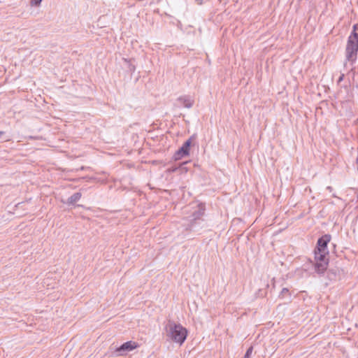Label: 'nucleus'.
I'll use <instances>...</instances> for the list:
<instances>
[{"mask_svg":"<svg viewBox=\"0 0 358 358\" xmlns=\"http://www.w3.org/2000/svg\"><path fill=\"white\" fill-rule=\"evenodd\" d=\"M166 336L169 340L182 345L187 338V330L180 324L169 320L165 327Z\"/></svg>","mask_w":358,"mask_h":358,"instance_id":"1","label":"nucleus"},{"mask_svg":"<svg viewBox=\"0 0 358 358\" xmlns=\"http://www.w3.org/2000/svg\"><path fill=\"white\" fill-rule=\"evenodd\" d=\"M358 52V23L353 25L352 31L348 36L345 49L346 59L349 62L356 60Z\"/></svg>","mask_w":358,"mask_h":358,"instance_id":"2","label":"nucleus"},{"mask_svg":"<svg viewBox=\"0 0 358 358\" xmlns=\"http://www.w3.org/2000/svg\"><path fill=\"white\" fill-rule=\"evenodd\" d=\"M331 241V236L325 234L320 237L317 243V248L315 250L321 251L322 253H329L327 250V244Z\"/></svg>","mask_w":358,"mask_h":358,"instance_id":"3","label":"nucleus"},{"mask_svg":"<svg viewBox=\"0 0 358 358\" xmlns=\"http://www.w3.org/2000/svg\"><path fill=\"white\" fill-rule=\"evenodd\" d=\"M192 138V137H191L188 140H187L183 143L182 147L176 152V154H175L176 159H178L180 157H182L184 156H187L189 155Z\"/></svg>","mask_w":358,"mask_h":358,"instance_id":"4","label":"nucleus"},{"mask_svg":"<svg viewBox=\"0 0 358 358\" xmlns=\"http://www.w3.org/2000/svg\"><path fill=\"white\" fill-rule=\"evenodd\" d=\"M203 210L200 209L192 214V218L191 219L190 224L189 226L190 230H195L196 224L199 223L201 220L203 221L201 217L203 216Z\"/></svg>","mask_w":358,"mask_h":358,"instance_id":"5","label":"nucleus"},{"mask_svg":"<svg viewBox=\"0 0 358 358\" xmlns=\"http://www.w3.org/2000/svg\"><path fill=\"white\" fill-rule=\"evenodd\" d=\"M138 347V345L133 341H127L121 345L117 349V352H120V355H122V352H129Z\"/></svg>","mask_w":358,"mask_h":358,"instance_id":"6","label":"nucleus"},{"mask_svg":"<svg viewBox=\"0 0 358 358\" xmlns=\"http://www.w3.org/2000/svg\"><path fill=\"white\" fill-rule=\"evenodd\" d=\"M329 262H316L314 264L315 271L318 274H322L327 268Z\"/></svg>","mask_w":358,"mask_h":358,"instance_id":"7","label":"nucleus"},{"mask_svg":"<svg viewBox=\"0 0 358 358\" xmlns=\"http://www.w3.org/2000/svg\"><path fill=\"white\" fill-rule=\"evenodd\" d=\"M178 100L187 108H190L193 106V101L189 97L181 96L179 97Z\"/></svg>","mask_w":358,"mask_h":358,"instance_id":"8","label":"nucleus"},{"mask_svg":"<svg viewBox=\"0 0 358 358\" xmlns=\"http://www.w3.org/2000/svg\"><path fill=\"white\" fill-rule=\"evenodd\" d=\"M329 253H322L321 251L315 250V259L316 262H328L327 255Z\"/></svg>","mask_w":358,"mask_h":358,"instance_id":"9","label":"nucleus"},{"mask_svg":"<svg viewBox=\"0 0 358 358\" xmlns=\"http://www.w3.org/2000/svg\"><path fill=\"white\" fill-rule=\"evenodd\" d=\"M81 193L80 192H76L73 194H72L70 197L68 198L67 203L69 205H73L77 201H78L81 198Z\"/></svg>","mask_w":358,"mask_h":358,"instance_id":"10","label":"nucleus"},{"mask_svg":"<svg viewBox=\"0 0 358 358\" xmlns=\"http://www.w3.org/2000/svg\"><path fill=\"white\" fill-rule=\"evenodd\" d=\"M289 294V289L287 288H282V291L280 293L279 296L281 298H284L286 294Z\"/></svg>","mask_w":358,"mask_h":358,"instance_id":"11","label":"nucleus"},{"mask_svg":"<svg viewBox=\"0 0 358 358\" xmlns=\"http://www.w3.org/2000/svg\"><path fill=\"white\" fill-rule=\"evenodd\" d=\"M252 350H253L252 347H250V348L247 350V351H246V352H245V354L244 358H250V356H251V355H252Z\"/></svg>","mask_w":358,"mask_h":358,"instance_id":"12","label":"nucleus"},{"mask_svg":"<svg viewBox=\"0 0 358 358\" xmlns=\"http://www.w3.org/2000/svg\"><path fill=\"white\" fill-rule=\"evenodd\" d=\"M42 0H31V4L32 6H38L41 3Z\"/></svg>","mask_w":358,"mask_h":358,"instance_id":"13","label":"nucleus"},{"mask_svg":"<svg viewBox=\"0 0 358 358\" xmlns=\"http://www.w3.org/2000/svg\"><path fill=\"white\" fill-rule=\"evenodd\" d=\"M343 78H344V74H341L338 79V83H340L341 81H343Z\"/></svg>","mask_w":358,"mask_h":358,"instance_id":"14","label":"nucleus"},{"mask_svg":"<svg viewBox=\"0 0 358 358\" xmlns=\"http://www.w3.org/2000/svg\"><path fill=\"white\" fill-rule=\"evenodd\" d=\"M129 70L131 71H135V66L134 65H132L131 64H129Z\"/></svg>","mask_w":358,"mask_h":358,"instance_id":"15","label":"nucleus"},{"mask_svg":"<svg viewBox=\"0 0 358 358\" xmlns=\"http://www.w3.org/2000/svg\"><path fill=\"white\" fill-rule=\"evenodd\" d=\"M198 4H201L203 3V0H196Z\"/></svg>","mask_w":358,"mask_h":358,"instance_id":"16","label":"nucleus"},{"mask_svg":"<svg viewBox=\"0 0 358 358\" xmlns=\"http://www.w3.org/2000/svg\"><path fill=\"white\" fill-rule=\"evenodd\" d=\"M327 189H328L329 192H331L332 191V187L331 186H328L327 187Z\"/></svg>","mask_w":358,"mask_h":358,"instance_id":"17","label":"nucleus"},{"mask_svg":"<svg viewBox=\"0 0 358 358\" xmlns=\"http://www.w3.org/2000/svg\"><path fill=\"white\" fill-rule=\"evenodd\" d=\"M187 162H185V163L182 164H181V168H182V169H185V168L183 167V166H184L185 164H187Z\"/></svg>","mask_w":358,"mask_h":358,"instance_id":"18","label":"nucleus"},{"mask_svg":"<svg viewBox=\"0 0 358 358\" xmlns=\"http://www.w3.org/2000/svg\"><path fill=\"white\" fill-rule=\"evenodd\" d=\"M4 134V131H0V136H2Z\"/></svg>","mask_w":358,"mask_h":358,"instance_id":"19","label":"nucleus"},{"mask_svg":"<svg viewBox=\"0 0 358 358\" xmlns=\"http://www.w3.org/2000/svg\"><path fill=\"white\" fill-rule=\"evenodd\" d=\"M124 60H125V62H128V63H129V62H130V61H128L127 59H124Z\"/></svg>","mask_w":358,"mask_h":358,"instance_id":"20","label":"nucleus"}]
</instances>
